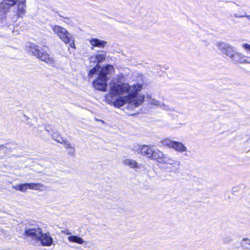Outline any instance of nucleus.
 I'll use <instances>...</instances> for the list:
<instances>
[{
	"label": "nucleus",
	"mask_w": 250,
	"mask_h": 250,
	"mask_svg": "<svg viewBox=\"0 0 250 250\" xmlns=\"http://www.w3.org/2000/svg\"><path fill=\"white\" fill-rule=\"evenodd\" d=\"M62 233H64V234H66V235H70L71 234V232H69V230H67V229L62 230Z\"/></svg>",
	"instance_id": "obj_34"
},
{
	"label": "nucleus",
	"mask_w": 250,
	"mask_h": 250,
	"mask_svg": "<svg viewBox=\"0 0 250 250\" xmlns=\"http://www.w3.org/2000/svg\"><path fill=\"white\" fill-rule=\"evenodd\" d=\"M100 65L99 64H97L95 67H94L89 71L88 73V77L91 78L95 74H97L98 75V74L99 73V71H100Z\"/></svg>",
	"instance_id": "obj_21"
},
{
	"label": "nucleus",
	"mask_w": 250,
	"mask_h": 250,
	"mask_svg": "<svg viewBox=\"0 0 250 250\" xmlns=\"http://www.w3.org/2000/svg\"><path fill=\"white\" fill-rule=\"evenodd\" d=\"M28 189L32 190H42L43 185L41 183H27Z\"/></svg>",
	"instance_id": "obj_20"
},
{
	"label": "nucleus",
	"mask_w": 250,
	"mask_h": 250,
	"mask_svg": "<svg viewBox=\"0 0 250 250\" xmlns=\"http://www.w3.org/2000/svg\"><path fill=\"white\" fill-rule=\"evenodd\" d=\"M146 98L149 99V103L151 104L156 106H159L161 105L160 101L152 98L151 95H147Z\"/></svg>",
	"instance_id": "obj_25"
},
{
	"label": "nucleus",
	"mask_w": 250,
	"mask_h": 250,
	"mask_svg": "<svg viewBox=\"0 0 250 250\" xmlns=\"http://www.w3.org/2000/svg\"><path fill=\"white\" fill-rule=\"evenodd\" d=\"M68 240L69 242L79 244H83L84 243V241L81 237L77 235H70L68 237Z\"/></svg>",
	"instance_id": "obj_17"
},
{
	"label": "nucleus",
	"mask_w": 250,
	"mask_h": 250,
	"mask_svg": "<svg viewBox=\"0 0 250 250\" xmlns=\"http://www.w3.org/2000/svg\"><path fill=\"white\" fill-rule=\"evenodd\" d=\"M240 188L238 186L234 187L232 188L231 192L232 194H234L235 192H237L240 190Z\"/></svg>",
	"instance_id": "obj_30"
},
{
	"label": "nucleus",
	"mask_w": 250,
	"mask_h": 250,
	"mask_svg": "<svg viewBox=\"0 0 250 250\" xmlns=\"http://www.w3.org/2000/svg\"><path fill=\"white\" fill-rule=\"evenodd\" d=\"M42 229L37 224H29L25 227L23 233L24 236L28 238H31L33 241L38 242L42 234Z\"/></svg>",
	"instance_id": "obj_4"
},
{
	"label": "nucleus",
	"mask_w": 250,
	"mask_h": 250,
	"mask_svg": "<svg viewBox=\"0 0 250 250\" xmlns=\"http://www.w3.org/2000/svg\"><path fill=\"white\" fill-rule=\"evenodd\" d=\"M229 193H228V192H226L225 193V200H230L231 199V197L229 195H228Z\"/></svg>",
	"instance_id": "obj_35"
},
{
	"label": "nucleus",
	"mask_w": 250,
	"mask_h": 250,
	"mask_svg": "<svg viewBox=\"0 0 250 250\" xmlns=\"http://www.w3.org/2000/svg\"><path fill=\"white\" fill-rule=\"evenodd\" d=\"M153 147V146L151 147L146 145L139 146V147L137 149V151L138 153H141L142 155L149 158L150 156L152 155L151 153Z\"/></svg>",
	"instance_id": "obj_10"
},
{
	"label": "nucleus",
	"mask_w": 250,
	"mask_h": 250,
	"mask_svg": "<svg viewBox=\"0 0 250 250\" xmlns=\"http://www.w3.org/2000/svg\"><path fill=\"white\" fill-rule=\"evenodd\" d=\"M170 157L167 156L166 154H164L163 153V156H162L161 158H160L159 160V163H163V164H167V161L169 160Z\"/></svg>",
	"instance_id": "obj_26"
},
{
	"label": "nucleus",
	"mask_w": 250,
	"mask_h": 250,
	"mask_svg": "<svg viewBox=\"0 0 250 250\" xmlns=\"http://www.w3.org/2000/svg\"><path fill=\"white\" fill-rule=\"evenodd\" d=\"M124 164L131 168H136L138 167L137 163L133 160L126 159L123 161Z\"/></svg>",
	"instance_id": "obj_22"
},
{
	"label": "nucleus",
	"mask_w": 250,
	"mask_h": 250,
	"mask_svg": "<svg viewBox=\"0 0 250 250\" xmlns=\"http://www.w3.org/2000/svg\"><path fill=\"white\" fill-rule=\"evenodd\" d=\"M234 16L235 17V18H242V17H248L249 16H247L246 15V13L244 12V15H239L238 14H234Z\"/></svg>",
	"instance_id": "obj_32"
},
{
	"label": "nucleus",
	"mask_w": 250,
	"mask_h": 250,
	"mask_svg": "<svg viewBox=\"0 0 250 250\" xmlns=\"http://www.w3.org/2000/svg\"><path fill=\"white\" fill-rule=\"evenodd\" d=\"M51 135L53 140L60 144H62L65 141V140L63 139L61 134L59 132H53Z\"/></svg>",
	"instance_id": "obj_18"
},
{
	"label": "nucleus",
	"mask_w": 250,
	"mask_h": 250,
	"mask_svg": "<svg viewBox=\"0 0 250 250\" xmlns=\"http://www.w3.org/2000/svg\"><path fill=\"white\" fill-rule=\"evenodd\" d=\"M52 30L64 43H68L71 41V34L65 28L56 25L52 26Z\"/></svg>",
	"instance_id": "obj_6"
},
{
	"label": "nucleus",
	"mask_w": 250,
	"mask_h": 250,
	"mask_svg": "<svg viewBox=\"0 0 250 250\" xmlns=\"http://www.w3.org/2000/svg\"><path fill=\"white\" fill-rule=\"evenodd\" d=\"M240 248L242 250H250V239L243 238L240 242Z\"/></svg>",
	"instance_id": "obj_14"
},
{
	"label": "nucleus",
	"mask_w": 250,
	"mask_h": 250,
	"mask_svg": "<svg viewBox=\"0 0 250 250\" xmlns=\"http://www.w3.org/2000/svg\"><path fill=\"white\" fill-rule=\"evenodd\" d=\"M106 58L105 54H96L95 56H93L90 57L89 60L90 62L94 63H97L99 64L104 62Z\"/></svg>",
	"instance_id": "obj_13"
},
{
	"label": "nucleus",
	"mask_w": 250,
	"mask_h": 250,
	"mask_svg": "<svg viewBox=\"0 0 250 250\" xmlns=\"http://www.w3.org/2000/svg\"><path fill=\"white\" fill-rule=\"evenodd\" d=\"M232 240V239L229 237H226L223 239V243L224 244H228Z\"/></svg>",
	"instance_id": "obj_29"
},
{
	"label": "nucleus",
	"mask_w": 250,
	"mask_h": 250,
	"mask_svg": "<svg viewBox=\"0 0 250 250\" xmlns=\"http://www.w3.org/2000/svg\"><path fill=\"white\" fill-rule=\"evenodd\" d=\"M167 164H169V165H171L177 164L178 165H180V162L176 161L175 160H174L173 159H172V158L170 157L169 160L167 161Z\"/></svg>",
	"instance_id": "obj_27"
},
{
	"label": "nucleus",
	"mask_w": 250,
	"mask_h": 250,
	"mask_svg": "<svg viewBox=\"0 0 250 250\" xmlns=\"http://www.w3.org/2000/svg\"><path fill=\"white\" fill-rule=\"evenodd\" d=\"M27 183L16 185L13 187V188L21 192H25L28 189Z\"/></svg>",
	"instance_id": "obj_23"
},
{
	"label": "nucleus",
	"mask_w": 250,
	"mask_h": 250,
	"mask_svg": "<svg viewBox=\"0 0 250 250\" xmlns=\"http://www.w3.org/2000/svg\"><path fill=\"white\" fill-rule=\"evenodd\" d=\"M62 144L64 145V146L67 150V152L69 155L71 156H74L75 155L76 149L74 145H71L68 141L66 140H65Z\"/></svg>",
	"instance_id": "obj_11"
},
{
	"label": "nucleus",
	"mask_w": 250,
	"mask_h": 250,
	"mask_svg": "<svg viewBox=\"0 0 250 250\" xmlns=\"http://www.w3.org/2000/svg\"><path fill=\"white\" fill-rule=\"evenodd\" d=\"M18 0H3L0 3V19H4L8 12L12 10L18 2Z\"/></svg>",
	"instance_id": "obj_5"
},
{
	"label": "nucleus",
	"mask_w": 250,
	"mask_h": 250,
	"mask_svg": "<svg viewBox=\"0 0 250 250\" xmlns=\"http://www.w3.org/2000/svg\"><path fill=\"white\" fill-rule=\"evenodd\" d=\"M142 88V85L139 83L130 86L128 83L117 84L114 83L111 86V97L119 96L113 103L114 106L120 107L126 103L137 107L144 101V96L139 95V92Z\"/></svg>",
	"instance_id": "obj_1"
},
{
	"label": "nucleus",
	"mask_w": 250,
	"mask_h": 250,
	"mask_svg": "<svg viewBox=\"0 0 250 250\" xmlns=\"http://www.w3.org/2000/svg\"><path fill=\"white\" fill-rule=\"evenodd\" d=\"M159 106L160 107H161L164 110H168V111H173L176 112L177 113L182 114V112H178V111L175 110L173 107H170L168 105L165 104L164 103H161V105H159Z\"/></svg>",
	"instance_id": "obj_24"
},
{
	"label": "nucleus",
	"mask_w": 250,
	"mask_h": 250,
	"mask_svg": "<svg viewBox=\"0 0 250 250\" xmlns=\"http://www.w3.org/2000/svg\"><path fill=\"white\" fill-rule=\"evenodd\" d=\"M38 242H40L41 245L44 247L50 246L53 243V239L48 231L43 233L42 230Z\"/></svg>",
	"instance_id": "obj_9"
},
{
	"label": "nucleus",
	"mask_w": 250,
	"mask_h": 250,
	"mask_svg": "<svg viewBox=\"0 0 250 250\" xmlns=\"http://www.w3.org/2000/svg\"><path fill=\"white\" fill-rule=\"evenodd\" d=\"M152 155L150 156V158L153 160H156L159 163L160 158H161L162 156H163V153L158 149L153 148L152 152Z\"/></svg>",
	"instance_id": "obj_15"
},
{
	"label": "nucleus",
	"mask_w": 250,
	"mask_h": 250,
	"mask_svg": "<svg viewBox=\"0 0 250 250\" xmlns=\"http://www.w3.org/2000/svg\"><path fill=\"white\" fill-rule=\"evenodd\" d=\"M84 248H87V247L85 245H84Z\"/></svg>",
	"instance_id": "obj_39"
},
{
	"label": "nucleus",
	"mask_w": 250,
	"mask_h": 250,
	"mask_svg": "<svg viewBox=\"0 0 250 250\" xmlns=\"http://www.w3.org/2000/svg\"><path fill=\"white\" fill-rule=\"evenodd\" d=\"M24 116L25 117L27 118V119H28V118L26 116V115H24Z\"/></svg>",
	"instance_id": "obj_38"
},
{
	"label": "nucleus",
	"mask_w": 250,
	"mask_h": 250,
	"mask_svg": "<svg viewBox=\"0 0 250 250\" xmlns=\"http://www.w3.org/2000/svg\"><path fill=\"white\" fill-rule=\"evenodd\" d=\"M25 0H19L17 5V10L20 14H22L24 13V7H25Z\"/></svg>",
	"instance_id": "obj_19"
},
{
	"label": "nucleus",
	"mask_w": 250,
	"mask_h": 250,
	"mask_svg": "<svg viewBox=\"0 0 250 250\" xmlns=\"http://www.w3.org/2000/svg\"><path fill=\"white\" fill-rule=\"evenodd\" d=\"M7 148L5 146V145H0V151L3 150L4 153H6L7 152Z\"/></svg>",
	"instance_id": "obj_31"
},
{
	"label": "nucleus",
	"mask_w": 250,
	"mask_h": 250,
	"mask_svg": "<svg viewBox=\"0 0 250 250\" xmlns=\"http://www.w3.org/2000/svg\"><path fill=\"white\" fill-rule=\"evenodd\" d=\"M28 53L39 58L41 61H43L49 64L54 63V60L42 47L31 43L29 46Z\"/></svg>",
	"instance_id": "obj_3"
},
{
	"label": "nucleus",
	"mask_w": 250,
	"mask_h": 250,
	"mask_svg": "<svg viewBox=\"0 0 250 250\" xmlns=\"http://www.w3.org/2000/svg\"><path fill=\"white\" fill-rule=\"evenodd\" d=\"M108 79V77H104V75L99 73L97 79L93 82V85L95 89L98 90L105 91L106 90Z\"/></svg>",
	"instance_id": "obj_8"
},
{
	"label": "nucleus",
	"mask_w": 250,
	"mask_h": 250,
	"mask_svg": "<svg viewBox=\"0 0 250 250\" xmlns=\"http://www.w3.org/2000/svg\"><path fill=\"white\" fill-rule=\"evenodd\" d=\"M58 15H59L60 17H62V18H64V19H69V18H67V17H63V16H61V15H60V14H58Z\"/></svg>",
	"instance_id": "obj_37"
},
{
	"label": "nucleus",
	"mask_w": 250,
	"mask_h": 250,
	"mask_svg": "<svg viewBox=\"0 0 250 250\" xmlns=\"http://www.w3.org/2000/svg\"><path fill=\"white\" fill-rule=\"evenodd\" d=\"M243 47L245 49L250 51V44L248 43H244L243 44Z\"/></svg>",
	"instance_id": "obj_33"
},
{
	"label": "nucleus",
	"mask_w": 250,
	"mask_h": 250,
	"mask_svg": "<svg viewBox=\"0 0 250 250\" xmlns=\"http://www.w3.org/2000/svg\"><path fill=\"white\" fill-rule=\"evenodd\" d=\"M69 43H70L69 45L71 47L74 48H75L74 41L73 40H72V42H70Z\"/></svg>",
	"instance_id": "obj_36"
},
{
	"label": "nucleus",
	"mask_w": 250,
	"mask_h": 250,
	"mask_svg": "<svg viewBox=\"0 0 250 250\" xmlns=\"http://www.w3.org/2000/svg\"><path fill=\"white\" fill-rule=\"evenodd\" d=\"M44 129L50 135L53 133V129L50 127V125H45Z\"/></svg>",
	"instance_id": "obj_28"
},
{
	"label": "nucleus",
	"mask_w": 250,
	"mask_h": 250,
	"mask_svg": "<svg viewBox=\"0 0 250 250\" xmlns=\"http://www.w3.org/2000/svg\"><path fill=\"white\" fill-rule=\"evenodd\" d=\"M164 146L172 148L177 151L183 152L187 151V147L181 142L170 140L169 139H165L162 141Z\"/></svg>",
	"instance_id": "obj_7"
},
{
	"label": "nucleus",
	"mask_w": 250,
	"mask_h": 250,
	"mask_svg": "<svg viewBox=\"0 0 250 250\" xmlns=\"http://www.w3.org/2000/svg\"><path fill=\"white\" fill-rule=\"evenodd\" d=\"M90 43L92 46V49H93V47H104L107 42L97 38H93L90 40Z\"/></svg>",
	"instance_id": "obj_12"
},
{
	"label": "nucleus",
	"mask_w": 250,
	"mask_h": 250,
	"mask_svg": "<svg viewBox=\"0 0 250 250\" xmlns=\"http://www.w3.org/2000/svg\"><path fill=\"white\" fill-rule=\"evenodd\" d=\"M218 49L221 53L229 57L234 62H250L245 60V56L242 54L237 53L233 47L229 44L225 42H218L216 44Z\"/></svg>",
	"instance_id": "obj_2"
},
{
	"label": "nucleus",
	"mask_w": 250,
	"mask_h": 250,
	"mask_svg": "<svg viewBox=\"0 0 250 250\" xmlns=\"http://www.w3.org/2000/svg\"><path fill=\"white\" fill-rule=\"evenodd\" d=\"M113 69L114 67L112 65L107 64L104 67H101L99 73L104 75V77H107V74L110 73Z\"/></svg>",
	"instance_id": "obj_16"
}]
</instances>
